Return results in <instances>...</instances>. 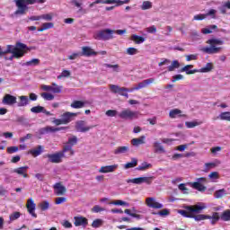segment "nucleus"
Returning <instances> with one entry per match:
<instances>
[{"label":"nucleus","mask_w":230,"mask_h":230,"mask_svg":"<svg viewBox=\"0 0 230 230\" xmlns=\"http://www.w3.org/2000/svg\"><path fill=\"white\" fill-rule=\"evenodd\" d=\"M131 39L136 42V44H143V42H145V38L136 34L132 35Z\"/></svg>","instance_id":"obj_48"},{"label":"nucleus","mask_w":230,"mask_h":230,"mask_svg":"<svg viewBox=\"0 0 230 230\" xmlns=\"http://www.w3.org/2000/svg\"><path fill=\"white\" fill-rule=\"evenodd\" d=\"M181 114H182V111H181L179 109H174V110L170 111L169 118L175 119V118H177V116L185 118V116H186L185 114H183V115H181Z\"/></svg>","instance_id":"obj_29"},{"label":"nucleus","mask_w":230,"mask_h":230,"mask_svg":"<svg viewBox=\"0 0 230 230\" xmlns=\"http://www.w3.org/2000/svg\"><path fill=\"white\" fill-rule=\"evenodd\" d=\"M42 152H43L42 146H38L37 148L31 149L29 151V154H31V155H33V157H39V155H40V154H42Z\"/></svg>","instance_id":"obj_32"},{"label":"nucleus","mask_w":230,"mask_h":230,"mask_svg":"<svg viewBox=\"0 0 230 230\" xmlns=\"http://www.w3.org/2000/svg\"><path fill=\"white\" fill-rule=\"evenodd\" d=\"M179 67H181V64L179 63V61L174 60V61H172V63L168 66V71H170V72L175 71V69H179Z\"/></svg>","instance_id":"obj_42"},{"label":"nucleus","mask_w":230,"mask_h":230,"mask_svg":"<svg viewBox=\"0 0 230 230\" xmlns=\"http://www.w3.org/2000/svg\"><path fill=\"white\" fill-rule=\"evenodd\" d=\"M85 105V102H82V101H75L70 107H72V109H82L84 108Z\"/></svg>","instance_id":"obj_40"},{"label":"nucleus","mask_w":230,"mask_h":230,"mask_svg":"<svg viewBox=\"0 0 230 230\" xmlns=\"http://www.w3.org/2000/svg\"><path fill=\"white\" fill-rule=\"evenodd\" d=\"M154 179H155L154 176H142V184H147L150 186V184L154 182Z\"/></svg>","instance_id":"obj_38"},{"label":"nucleus","mask_w":230,"mask_h":230,"mask_svg":"<svg viewBox=\"0 0 230 230\" xmlns=\"http://www.w3.org/2000/svg\"><path fill=\"white\" fill-rule=\"evenodd\" d=\"M20 102H18V107H26V105H30V99L26 95H22L19 97Z\"/></svg>","instance_id":"obj_28"},{"label":"nucleus","mask_w":230,"mask_h":230,"mask_svg":"<svg viewBox=\"0 0 230 230\" xmlns=\"http://www.w3.org/2000/svg\"><path fill=\"white\" fill-rule=\"evenodd\" d=\"M110 204H112L113 206H126V208H128V206H130L128 204V202L127 201H123V200H116V201H112Z\"/></svg>","instance_id":"obj_52"},{"label":"nucleus","mask_w":230,"mask_h":230,"mask_svg":"<svg viewBox=\"0 0 230 230\" xmlns=\"http://www.w3.org/2000/svg\"><path fill=\"white\" fill-rule=\"evenodd\" d=\"M143 10H150L152 8V2H144L141 5Z\"/></svg>","instance_id":"obj_64"},{"label":"nucleus","mask_w":230,"mask_h":230,"mask_svg":"<svg viewBox=\"0 0 230 230\" xmlns=\"http://www.w3.org/2000/svg\"><path fill=\"white\" fill-rule=\"evenodd\" d=\"M4 105H15L17 103V97L12 94H5L2 100Z\"/></svg>","instance_id":"obj_17"},{"label":"nucleus","mask_w":230,"mask_h":230,"mask_svg":"<svg viewBox=\"0 0 230 230\" xmlns=\"http://www.w3.org/2000/svg\"><path fill=\"white\" fill-rule=\"evenodd\" d=\"M34 4L35 1H16L18 10L15 11V15H24V13L28 10V5Z\"/></svg>","instance_id":"obj_8"},{"label":"nucleus","mask_w":230,"mask_h":230,"mask_svg":"<svg viewBox=\"0 0 230 230\" xmlns=\"http://www.w3.org/2000/svg\"><path fill=\"white\" fill-rule=\"evenodd\" d=\"M28 166H22L13 170V173H17L18 175H22L24 179H27L28 173Z\"/></svg>","instance_id":"obj_25"},{"label":"nucleus","mask_w":230,"mask_h":230,"mask_svg":"<svg viewBox=\"0 0 230 230\" xmlns=\"http://www.w3.org/2000/svg\"><path fill=\"white\" fill-rule=\"evenodd\" d=\"M54 188V193L58 197H60L62 195H66V191H67V189L62 183L57 182L56 184L53 185Z\"/></svg>","instance_id":"obj_15"},{"label":"nucleus","mask_w":230,"mask_h":230,"mask_svg":"<svg viewBox=\"0 0 230 230\" xmlns=\"http://www.w3.org/2000/svg\"><path fill=\"white\" fill-rule=\"evenodd\" d=\"M207 220H210V224H212V226H215V224L218 220H220V215L218 214V212H214L212 216H208Z\"/></svg>","instance_id":"obj_31"},{"label":"nucleus","mask_w":230,"mask_h":230,"mask_svg":"<svg viewBox=\"0 0 230 230\" xmlns=\"http://www.w3.org/2000/svg\"><path fill=\"white\" fill-rule=\"evenodd\" d=\"M193 65H187L181 68V73H186V75H195V73H199V69H193Z\"/></svg>","instance_id":"obj_26"},{"label":"nucleus","mask_w":230,"mask_h":230,"mask_svg":"<svg viewBox=\"0 0 230 230\" xmlns=\"http://www.w3.org/2000/svg\"><path fill=\"white\" fill-rule=\"evenodd\" d=\"M39 64H40V59L33 58L30 61L23 63L22 66H27L28 67H30V66H39Z\"/></svg>","instance_id":"obj_37"},{"label":"nucleus","mask_w":230,"mask_h":230,"mask_svg":"<svg viewBox=\"0 0 230 230\" xmlns=\"http://www.w3.org/2000/svg\"><path fill=\"white\" fill-rule=\"evenodd\" d=\"M153 146L155 147V152L156 154H165L166 153V150H164V147L159 142H154Z\"/></svg>","instance_id":"obj_30"},{"label":"nucleus","mask_w":230,"mask_h":230,"mask_svg":"<svg viewBox=\"0 0 230 230\" xmlns=\"http://www.w3.org/2000/svg\"><path fill=\"white\" fill-rule=\"evenodd\" d=\"M135 166H137V159L132 158L131 162H129L124 165V168L126 170H128V168H135Z\"/></svg>","instance_id":"obj_43"},{"label":"nucleus","mask_w":230,"mask_h":230,"mask_svg":"<svg viewBox=\"0 0 230 230\" xmlns=\"http://www.w3.org/2000/svg\"><path fill=\"white\" fill-rule=\"evenodd\" d=\"M218 164H220V161H218V160H216L215 162H211V163H206L204 165L203 172H205V173H208V172H209V170H213V168H217V166H218Z\"/></svg>","instance_id":"obj_23"},{"label":"nucleus","mask_w":230,"mask_h":230,"mask_svg":"<svg viewBox=\"0 0 230 230\" xmlns=\"http://www.w3.org/2000/svg\"><path fill=\"white\" fill-rule=\"evenodd\" d=\"M155 79L154 77L145 79L144 81L138 83L135 87L128 89V93H134V91H139V89H145V87H148L150 84H154Z\"/></svg>","instance_id":"obj_9"},{"label":"nucleus","mask_w":230,"mask_h":230,"mask_svg":"<svg viewBox=\"0 0 230 230\" xmlns=\"http://www.w3.org/2000/svg\"><path fill=\"white\" fill-rule=\"evenodd\" d=\"M100 3H103L104 4H114L112 6H107L105 7V10H107V12H111V10H114V8H116V6H121V4H125L128 2L127 1H95L93 4H89V8H93V6H94V4H98Z\"/></svg>","instance_id":"obj_7"},{"label":"nucleus","mask_w":230,"mask_h":230,"mask_svg":"<svg viewBox=\"0 0 230 230\" xmlns=\"http://www.w3.org/2000/svg\"><path fill=\"white\" fill-rule=\"evenodd\" d=\"M52 93H54L55 94H60V93H62V86H58L57 85V84L53 83Z\"/></svg>","instance_id":"obj_53"},{"label":"nucleus","mask_w":230,"mask_h":230,"mask_svg":"<svg viewBox=\"0 0 230 230\" xmlns=\"http://www.w3.org/2000/svg\"><path fill=\"white\" fill-rule=\"evenodd\" d=\"M149 168H152V164H148L146 162L142 163L140 165H138L136 170L138 172H145L148 170Z\"/></svg>","instance_id":"obj_34"},{"label":"nucleus","mask_w":230,"mask_h":230,"mask_svg":"<svg viewBox=\"0 0 230 230\" xmlns=\"http://www.w3.org/2000/svg\"><path fill=\"white\" fill-rule=\"evenodd\" d=\"M205 15L206 17H210V19H217V10L210 9Z\"/></svg>","instance_id":"obj_55"},{"label":"nucleus","mask_w":230,"mask_h":230,"mask_svg":"<svg viewBox=\"0 0 230 230\" xmlns=\"http://www.w3.org/2000/svg\"><path fill=\"white\" fill-rule=\"evenodd\" d=\"M213 71V63H207L204 67L198 69V73H210Z\"/></svg>","instance_id":"obj_33"},{"label":"nucleus","mask_w":230,"mask_h":230,"mask_svg":"<svg viewBox=\"0 0 230 230\" xmlns=\"http://www.w3.org/2000/svg\"><path fill=\"white\" fill-rule=\"evenodd\" d=\"M64 129H66V128L64 127L55 128L51 126H47L45 128L39 129V134H40V136H44V134H52L55 132H59V130H64Z\"/></svg>","instance_id":"obj_12"},{"label":"nucleus","mask_w":230,"mask_h":230,"mask_svg":"<svg viewBox=\"0 0 230 230\" xmlns=\"http://www.w3.org/2000/svg\"><path fill=\"white\" fill-rule=\"evenodd\" d=\"M217 119H221L222 121H230V111L221 112L218 115Z\"/></svg>","instance_id":"obj_36"},{"label":"nucleus","mask_w":230,"mask_h":230,"mask_svg":"<svg viewBox=\"0 0 230 230\" xmlns=\"http://www.w3.org/2000/svg\"><path fill=\"white\" fill-rule=\"evenodd\" d=\"M114 33H116L114 30L104 29L97 31L94 34V39H96V40H111V39H114Z\"/></svg>","instance_id":"obj_4"},{"label":"nucleus","mask_w":230,"mask_h":230,"mask_svg":"<svg viewBox=\"0 0 230 230\" xmlns=\"http://www.w3.org/2000/svg\"><path fill=\"white\" fill-rule=\"evenodd\" d=\"M153 215H159L160 217H168L170 215V210L168 208H164L163 210H160L158 212H153Z\"/></svg>","instance_id":"obj_51"},{"label":"nucleus","mask_w":230,"mask_h":230,"mask_svg":"<svg viewBox=\"0 0 230 230\" xmlns=\"http://www.w3.org/2000/svg\"><path fill=\"white\" fill-rule=\"evenodd\" d=\"M127 55H137L138 51L136 48H128L126 50Z\"/></svg>","instance_id":"obj_61"},{"label":"nucleus","mask_w":230,"mask_h":230,"mask_svg":"<svg viewBox=\"0 0 230 230\" xmlns=\"http://www.w3.org/2000/svg\"><path fill=\"white\" fill-rule=\"evenodd\" d=\"M21 217V213L20 212H14L9 216L10 221L13 222L14 220H17L18 218Z\"/></svg>","instance_id":"obj_60"},{"label":"nucleus","mask_w":230,"mask_h":230,"mask_svg":"<svg viewBox=\"0 0 230 230\" xmlns=\"http://www.w3.org/2000/svg\"><path fill=\"white\" fill-rule=\"evenodd\" d=\"M93 213H102V211H105L104 208L100 207L99 205H95L92 208Z\"/></svg>","instance_id":"obj_62"},{"label":"nucleus","mask_w":230,"mask_h":230,"mask_svg":"<svg viewBox=\"0 0 230 230\" xmlns=\"http://www.w3.org/2000/svg\"><path fill=\"white\" fill-rule=\"evenodd\" d=\"M201 122H197V121H187L185 122V126L187 127V128H195V127H199V125H200Z\"/></svg>","instance_id":"obj_50"},{"label":"nucleus","mask_w":230,"mask_h":230,"mask_svg":"<svg viewBox=\"0 0 230 230\" xmlns=\"http://www.w3.org/2000/svg\"><path fill=\"white\" fill-rule=\"evenodd\" d=\"M129 152H130V147L128 146H118L113 151V154L115 155H121V154H128Z\"/></svg>","instance_id":"obj_20"},{"label":"nucleus","mask_w":230,"mask_h":230,"mask_svg":"<svg viewBox=\"0 0 230 230\" xmlns=\"http://www.w3.org/2000/svg\"><path fill=\"white\" fill-rule=\"evenodd\" d=\"M120 119H137L139 118V111H133L130 109H125L119 113Z\"/></svg>","instance_id":"obj_5"},{"label":"nucleus","mask_w":230,"mask_h":230,"mask_svg":"<svg viewBox=\"0 0 230 230\" xmlns=\"http://www.w3.org/2000/svg\"><path fill=\"white\" fill-rule=\"evenodd\" d=\"M146 204L148 208H153V209H163V208H164L162 203L155 201V198H147L146 199Z\"/></svg>","instance_id":"obj_13"},{"label":"nucleus","mask_w":230,"mask_h":230,"mask_svg":"<svg viewBox=\"0 0 230 230\" xmlns=\"http://www.w3.org/2000/svg\"><path fill=\"white\" fill-rule=\"evenodd\" d=\"M184 209L178 210V213L185 218H194L195 222H202L208 220V215L200 214L206 209V204L199 203L194 206L189 205L183 207Z\"/></svg>","instance_id":"obj_1"},{"label":"nucleus","mask_w":230,"mask_h":230,"mask_svg":"<svg viewBox=\"0 0 230 230\" xmlns=\"http://www.w3.org/2000/svg\"><path fill=\"white\" fill-rule=\"evenodd\" d=\"M81 55L83 57H93L98 55L91 47H83Z\"/></svg>","instance_id":"obj_21"},{"label":"nucleus","mask_w":230,"mask_h":230,"mask_svg":"<svg viewBox=\"0 0 230 230\" xmlns=\"http://www.w3.org/2000/svg\"><path fill=\"white\" fill-rule=\"evenodd\" d=\"M118 170V164L102 166L99 169V173H112Z\"/></svg>","instance_id":"obj_18"},{"label":"nucleus","mask_w":230,"mask_h":230,"mask_svg":"<svg viewBox=\"0 0 230 230\" xmlns=\"http://www.w3.org/2000/svg\"><path fill=\"white\" fill-rule=\"evenodd\" d=\"M102 224H103V220H102V219H95L92 223V227H93L94 229H98V227H102Z\"/></svg>","instance_id":"obj_54"},{"label":"nucleus","mask_w":230,"mask_h":230,"mask_svg":"<svg viewBox=\"0 0 230 230\" xmlns=\"http://www.w3.org/2000/svg\"><path fill=\"white\" fill-rule=\"evenodd\" d=\"M76 116H78V113L66 111L61 115V119L64 122V125H67V123H71L73 118H76Z\"/></svg>","instance_id":"obj_16"},{"label":"nucleus","mask_w":230,"mask_h":230,"mask_svg":"<svg viewBox=\"0 0 230 230\" xmlns=\"http://www.w3.org/2000/svg\"><path fill=\"white\" fill-rule=\"evenodd\" d=\"M145 139H146V137L141 136L138 138H133L131 144L133 146H139V145H145Z\"/></svg>","instance_id":"obj_27"},{"label":"nucleus","mask_w":230,"mask_h":230,"mask_svg":"<svg viewBox=\"0 0 230 230\" xmlns=\"http://www.w3.org/2000/svg\"><path fill=\"white\" fill-rule=\"evenodd\" d=\"M41 98L47 102H51L52 100H55V95L49 93H41Z\"/></svg>","instance_id":"obj_46"},{"label":"nucleus","mask_w":230,"mask_h":230,"mask_svg":"<svg viewBox=\"0 0 230 230\" xmlns=\"http://www.w3.org/2000/svg\"><path fill=\"white\" fill-rule=\"evenodd\" d=\"M191 187L194 190H198V191H206V186H204V185H202L201 183H199V182L191 183Z\"/></svg>","instance_id":"obj_41"},{"label":"nucleus","mask_w":230,"mask_h":230,"mask_svg":"<svg viewBox=\"0 0 230 230\" xmlns=\"http://www.w3.org/2000/svg\"><path fill=\"white\" fill-rule=\"evenodd\" d=\"M126 182H128V184H143V177L128 179Z\"/></svg>","instance_id":"obj_39"},{"label":"nucleus","mask_w":230,"mask_h":230,"mask_svg":"<svg viewBox=\"0 0 230 230\" xmlns=\"http://www.w3.org/2000/svg\"><path fill=\"white\" fill-rule=\"evenodd\" d=\"M26 208L29 214L31 215L34 218H37V214L35 213L37 205L33 201V199L31 198L27 200Z\"/></svg>","instance_id":"obj_14"},{"label":"nucleus","mask_w":230,"mask_h":230,"mask_svg":"<svg viewBox=\"0 0 230 230\" xmlns=\"http://www.w3.org/2000/svg\"><path fill=\"white\" fill-rule=\"evenodd\" d=\"M39 207L41 211H48L49 209V201L44 200L39 204Z\"/></svg>","instance_id":"obj_44"},{"label":"nucleus","mask_w":230,"mask_h":230,"mask_svg":"<svg viewBox=\"0 0 230 230\" xmlns=\"http://www.w3.org/2000/svg\"><path fill=\"white\" fill-rule=\"evenodd\" d=\"M71 76V72L69 70H63L61 75L58 76V79L60 80V78H69Z\"/></svg>","instance_id":"obj_58"},{"label":"nucleus","mask_w":230,"mask_h":230,"mask_svg":"<svg viewBox=\"0 0 230 230\" xmlns=\"http://www.w3.org/2000/svg\"><path fill=\"white\" fill-rule=\"evenodd\" d=\"M221 220L224 222H229L230 221V209L225 210L223 214L221 215Z\"/></svg>","instance_id":"obj_45"},{"label":"nucleus","mask_w":230,"mask_h":230,"mask_svg":"<svg viewBox=\"0 0 230 230\" xmlns=\"http://www.w3.org/2000/svg\"><path fill=\"white\" fill-rule=\"evenodd\" d=\"M66 200L67 199L65 197H58V198H56L55 204L57 205L64 204V202H66Z\"/></svg>","instance_id":"obj_63"},{"label":"nucleus","mask_w":230,"mask_h":230,"mask_svg":"<svg viewBox=\"0 0 230 230\" xmlns=\"http://www.w3.org/2000/svg\"><path fill=\"white\" fill-rule=\"evenodd\" d=\"M110 91L113 93V94H119V93L121 91V87L116 84H110Z\"/></svg>","instance_id":"obj_47"},{"label":"nucleus","mask_w":230,"mask_h":230,"mask_svg":"<svg viewBox=\"0 0 230 230\" xmlns=\"http://www.w3.org/2000/svg\"><path fill=\"white\" fill-rule=\"evenodd\" d=\"M31 112H33V114H40V112H42L43 114H46V116H51V112L46 111V108L42 106L32 107Z\"/></svg>","instance_id":"obj_19"},{"label":"nucleus","mask_w":230,"mask_h":230,"mask_svg":"<svg viewBox=\"0 0 230 230\" xmlns=\"http://www.w3.org/2000/svg\"><path fill=\"white\" fill-rule=\"evenodd\" d=\"M45 157L49 158V163L58 164L59 163H62V159L66 157V151L63 149L62 151L54 154H48L45 155Z\"/></svg>","instance_id":"obj_6"},{"label":"nucleus","mask_w":230,"mask_h":230,"mask_svg":"<svg viewBox=\"0 0 230 230\" xmlns=\"http://www.w3.org/2000/svg\"><path fill=\"white\" fill-rule=\"evenodd\" d=\"M221 13H226L227 10H230V2H226L225 4L219 7Z\"/></svg>","instance_id":"obj_56"},{"label":"nucleus","mask_w":230,"mask_h":230,"mask_svg":"<svg viewBox=\"0 0 230 230\" xmlns=\"http://www.w3.org/2000/svg\"><path fill=\"white\" fill-rule=\"evenodd\" d=\"M74 224L75 227H80V226H83V227H85L88 224L87 218L84 217H75Z\"/></svg>","instance_id":"obj_22"},{"label":"nucleus","mask_w":230,"mask_h":230,"mask_svg":"<svg viewBox=\"0 0 230 230\" xmlns=\"http://www.w3.org/2000/svg\"><path fill=\"white\" fill-rule=\"evenodd\" d=\"M105 114L106 116H108V118H114L115 116H118L119 113H118V111L116 110H108Z\"/></svg>","instance_id":"obj_57"},{"label":"nucleus","mask_w":230,"mask_h":230,"mask_svg":"<svg viewBox=\"0 0 230 230\" xmlns=\"http://www.w3.org/2000/svg\"><path fill=\"white\" fill-rule=\"evenodd\" d=\"M208 179H210V181L212 182H217V179H219L218 176V172H212L208 174Z\"/></svg>","instance_id":"obj_49"},{"label":"nucleus","mask_w":230,"mask_h":230,"mask_svg":"<svg viewBox=\"0 0 230 230\" xmlns=\"http://www.w3.org/2000/svg\"><path fill=\"white\" fill-rule=\"evenodd\" d=\"M91 128H94V126H87L85 120H78L75 122V130L77 132H89Z\"/></svg>","instance_id":"obj_11"},{"label":"nucleus","mask_w":230,"mask_h":230,"mask_svg":"<svg viewBox=\"0 0 230 230\" xmlns=\"http://www.w3.org/2000/svg\"><path fill=\"white\" fill-rule=\"evenodd\" d=\"M31 48H29L28 45L21 42H16V48L10 52L12 54L11 57L8 58V60H13V58H22L28 51H31Z\"/></svg>","instance_id":"obj_3"},{"label":"nucleus","mask_w":230,"mask_h":230,"mask_svg":"<svg viewBox=\"0 0 230 230\" xmlns=\"http://www.w3.org/2000/svg\"><path fill=\"white\" fill-rule=\"evenodd\" d=\"M16 48H17V44L15 46L7 45L5 49H3V47L0 46V57L12 53Z\"/></svg>","instance_id":"obj_24"},{"label":"nucleus","mask_w":230,"mask_h":230,"mask_svg":"<svg viewBox=\"0 0 230 230\" xmlns=\"http://www.w3.org/2000/svg\"><path fill=\"white\" fill-rule=\"evenodd\" d=\"M103 66L113 69V71H115L116 73L119 72V65L104 64Z\"/></svg>","instance_id":"obj_59"},{"label":"nucleus","mask_w":230,"mask_h":230,"mask_svg":"<svg viewBox=\"0 0 230 230\" xmlns=\"http://www.w3.org/2000/svg\"><path fill=\"white\" fill-rule=\"evenodd\" d=\"M226 195H227L226 189L217 190L214 192L215 199H222V197H226Z\"/></svg>","instance_id":"obj_35"},{"label":"nucleus","mask_w":230,"mask_h":230,"mask_svg":"<svg viewBox=\"0 0 230 230\" xmlns=\"http://www.w3.org/2000/svg\"><path fill=\"white\" fill-rule=\"evenodd\" d=\"M77 143H78V137H76V136L70 137L68 138V141L63 147L64 152H66V153L71 152V154L73 155V154H75V151H73V146H75V145H77Z\"/></svg>","instance_id":"obj_10"},{"label":"nucleus","mask_w":230,"mask_h":230,"mask_svg":"<svg viewBox=\"0 0 230 230\" xmlns=\"http://www.w3.org/2000/svg\"><path fill=\"white\" fill-rule=\"evenodd\" d=\"M207 44H209L210 47H204L201 49V51H203V53H207V55H217V53H220L222 50L221 47L217 46L224 45V40L220 39H210L207 40Z\"/></svg>","instance_id":"obj_2"}]
</instances>
